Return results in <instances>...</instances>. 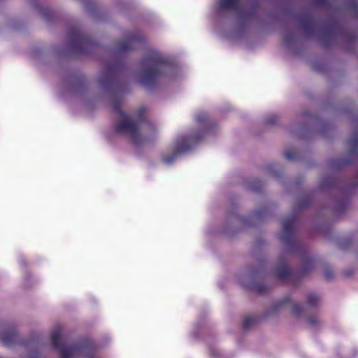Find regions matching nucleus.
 Segmentation results:
<instances>
[{
    "mask_svg": "<svg viewBox=\"0 0 358 358\" xmlns=\"http://www.w3.org/2000/svg\"><path fill=\"white\" fill-rule=\"evenodd\" d=\"M275 275L281 280H287L291 276V271L287 265H282L275 268Z\"/></svg>",
    "mask_w": 358,
    "mask_h": 358,
    "instance_id": "obj_12",
    "label": "nucleus"
},
{
    "mask_svg": "<svg viewBox=\"0 0 358 358\" xmlns=\"http://www.w3.org/2000/svg\"><path fill=\"white\" fill-rule=\"evenodd\" d=\"M352 162V160H350V159H343V160H342L339 163V165L343 166V165L351 164Z\"/></svg>",
    "mask_w": 358,
    "mask_h": 358,
    "instance_id": "obj_24",
    "label": "nucleus"
},
{
    "mask_svg": "<svg viewBox=\"0 0 358 358\" xmlns=\"http://www.w3.org/2000/svg\"><path fill=\"white\" fill-rule=\"evenodd\" d=\"M124 69V66L120 60L108 63L99 80L101 85L106 89L115 86L117 78Z\"/></svg>",
    "mask_w": 358,
    "mask_h": 358,
    "instance_id": "obj_5",
    "label": "nucleus"
},
{
    "mask_svg": "<svg viewBox=\"0 0 358 358\" xmlns=\"http://www.w3.org/2000/svg\"><path fill=\"white\" fill-rule=\"evenodd\" d=\"M318 6H325L327 4V0H313Z\"/></svg>",
    "mask_w": 358,
    "mask_h": 358,
    "instance_id": "obj_22",
    "label": "nucleus"
},
{
    "mask_svg": "<svg viewBox=\"0 0 358 358\" xmlns=\"http://www.w3.org/2000/svg\"><path fill=\"white\" fill-rule=\"evenodd\" d=\"M307 306L310 308H315L320 301V297L315 294H309L306 298Z\"/></svg>",
    "mask_w": 358,
    "mask_h": 358,
    "instance_id": "obj_16",
    "label": "nucleus"
},
{
    "mask_svg": "<svg viewBox=\"0 0 358 358\" xmlns=\"http://www.w3.org/2000/svg\"><path fill=\"white\" fill-rule=\"evenodd\" d=\"M196 121L205 127H208L210 125L209 116L206 113L199 114L196 116Z\"/></svg>",
    "mask_w": 358,
    "mask_h": 358,
    "instance_id": "obj_17",
    "label": "nucleus"
},
{
    "mask_svg": "<svg viewBox=\"0 0 358 358\" xmlns=\"http://www.w3.org/2000/svg\"><path fill=\"white\" fill-rule=\"evenodd\" d=\"M299 21L308 36L313 34L315 31V20L310 15L300 16Z\"/></svg>",
    "mask_w": 358,
    "mask_h": 358,
    "instance_id": "obj_10",
    "label": "nucleus"
},
{
    "mask_svg": "<svg viewBox=\"0 0 358 358\" xmlns=\"http://www.w3.org/2000/svg\"><path fill=\"white\" fill-rule=\"evenodd\" d=\"M354 7H355V10H358V6L357 5H354Z\"/></svg>",
    "mask_w": 358,
    "mask_h": 358,
    "instance_id": "obj_26",
    "label": "nucleus"
},
{
    "mask_svg": "<svg viewBox=\"0 0 358 358\" xmlns=\"http://www.w3.org/2000/svg\"><path fill=\"white\" fill-rule=\"evenodd\" d=\"M278 121V117L275 115H271L266 119V123L268 125H274Z\"/></svg>",
    "mask_w": 358,
    "mask_h": 358,
    "instance_id": "obj_19",
    "label": "nucleus"
},
{
    "mask_svg": "<svg viewBox=\"0 0 358 358\" xmlns=\"http://www.w3.org/2000/svg\"><path fill=\"white\" fill-rule=\"evenodd\" d=\"M290 308L293 313H303L305 308L304 306L300 303L292 301L289 296H285L280 299L274 301L271 305V310L273 313L284 310L286 308Z\"/></svg>",
    "mask_w": 358,
    "mask_h": 358,
    "instance_id": "obj_8",
    "label": "nucleus"
},
{
    "mask_svg": "<svg viewBox=\"0 0 358 358\" xmlns=\"http://www.w3.org/2000/svg\"><path fill=\"white\" fill-rule=\"evenodd\" d=\"M121 99L116 97L113 98V110L114 113L122 118L120 121L115 123L114 126L115 132L129 135L134 144L136 145H141L145 143L147 139L140 133L139 127L142 123L145 122L146 108L145 107L139 108L134 114L136 121H133L121 108Z\"/></svg>",
    "mask_w": 358,
    "mask_h": 358,
    "instance_id": "obj_2",
    "label": "nucleus"
},
{
    "mask_svg": "<svg viewBox=\"0 0 358 358\" xmlns=\"http://www.w3.org/2000/svg\"><path fill=\"white\" fill-rule=\"evenodd\" d=\"M296 222V217L292 215L282 221L283 235L282 243L291 250H296L301 247V243L295 238L294 229Z\"/></svg>",
    "mask_w": 358,
    "mask_h": 358,
    "instance_id": "obj_6",
    "label": "nucleus"
},
{
    "mask_svg": "<svg viewBox=\"0 0 358 358\" xmlns=\"http://www.w3.org/2000/svg\"><path fill=\"white\" fill-rule=\"evenodd\" d=\"M148 125H149V126H150V127L153 129V132H154V138H155V136H156V131H155V129L154 126H153L151 123H150V122H148Z\"/></svg>",
    "mask_w": 358,
    "mask_h": 358,
    "instance_id": "obj_25",
    "label": "nucleus"
},
{
    "mask_svg": "<svg viewBox=\"0 0 358 358\" xmlns=\"http://www.w3.org/2000/svg\"><path fill=\"white\" fill-rule=\"evenodd\" d=\"M336 33L343 34L340 24L337 22H332L328 24L321 32V41L324 47L331 45L334 40Z\"/></svg>",
    "mask_w": 358,
    "mask_h": 358,
    "instance_id": "obj_9",
    "label": "nucleus"
},
{
    "mask_svg": "<svg viewBox=\"0 0 358 358\" xmlns=\"http://www.w3.org/2000/svg\"><path fill=\"white\" fill-rule=\"evenodd\" d=\"M238 6V0H220V6L224 9H236Z\"/></svg>",
    "mask_w": 358,
    "mask_h": 358,
    "instance_id": "obj_14",
    "label": "nucleus"
},
{
    "mask_svg": "<svg viewBox=\"0 0 358 358\" xmlns=\"http://www.w3.org/2000/svg\"><path fill=\"white\" fill-rule=\"evenodd\" d=\"M269 289L268 287L264 284H257L255 287V290L259 294H266Z\"/></svg>",
    "mask_w": 358,
    "mask_h": 358,
    "instance_id": "obj_18",
    "label": "nucleus"
},
{
    "mask_svg": "<svg viewBox=\"0 0 358 358\" xmlns=\"http://www.w3.org/2000/svg\"><path fill=\"white\" fill-rule=\"evenodd\" d=\"M338 183V180L334 177L326 178L321 183V188H331L334 187Z\"/></svg>",
    "mask_w": 358,
    "mask_h": 358,
    "instance_id": "obj_15",
    "label": "nucleus"
},
{
    "mask_svg": "<svg viewBox=\"0 0 358 358\" xmlns=\"http://www.w3.org/2000/svg\"><path fill=\"white\" fill-rule=\"evenodd\" d=\"M324 275H325L326 278H327V280H329V279H331V277L333 276V273H332V271H331L327 270V271H325Z\"/></svg>",
    "mask_w": 358,
    "mask_h": 358,
    "instance_id": "obj_23",
    "label": "nucleus"
},
{
    "mask_svg": "<svg viewBox=\"0 0 358 358\" xmlns=\"http://www.w3.org/2000/svg\"><path fill=\"white\" fill-rule=\"evenodd\" d=\"M284 156L288 160H294L296 157V152L294 150H286L284 152Z\"/></svg>",
    "mask_w": 358,
    "mask_h": 358,
    "instance_id": "obj_20",
    "label": "nucleus"
},
{
    "mask_svg": "<svg viewBox=\"0 0 358 358\" xmlns=\"http://www.w3.org/2000/svg\"><path fill=\"white\" fill-rule=\"evenodd\" d=\"M69 46L77 55H87L96 45L95 42L85 35L78 28H72L68 33Z\"/></svg>",
    "mask_w": 358,
    "mask_h": 358,
    "instance_id": "obj_3",
    "label": "nucleus"
},
{
    "mask_svg": "<svg viewBox=\"0 0 358 358\" xmlns=\"http://www.w3.org/2000/svg\"><path fill=\"white\" fill-rule=\"evenodd\" d=\"M348 144L350 147V155L352 157H355L358 154V132L355 133L348 141Z\"/></svg>",
    "mask_w": 358,
    "mask_h": 358,
    "instance_id": "obj_11",
    "label": "nucleus"
},
{
    "mask_svg": "<svg viewBox=\"0 0 358 358\" xmlns=\"http://www.w3.org/2000/svg\"><path fill=\"white\" fill-rule=\"evenodd\" d=\"M310 203V199L309 197H304L300 203L299 204V209H303L307 208Z\"/></svg>",
    "mask_w": 358,
    "mask_h": 358,
    "instance_id": "obj_21",
    "label": "nucleus"
},
{
    "mask_svg": "<svg viewBox=\"0 0 358 358\" xmlns=\"http://www.w3.org/2000/svg\"><path fill=\"white\" fill-rule=\"evenodd\" d=\"M48 10H45V13H44V14H45V15H47V14H48Z\"/></svg>",
    "mask_w": 358,
    "mask_h": 358,
    "instance_id": "obj_27",
    "label": "nucleus"
},
{
    "mask_svg": "<svg viewBox=\"0 0 358 358\" xmlns=\"http://www.w3.org/2000/svg\"><path fill=\"white\" fill-rule=\"evenodd\" d=\"M314 266V260L311 257H308L306 259H304L303 263V267L301 270V275L303 276L306 275L309 271H310Z\"/></svg>",
    "mask_w": 358,
    "mask_h": 358,
    "instance_id": "obj_13",
    "label": "nucleus"
},
{
    "mask_svg": "<svg viewBox=\"0 0 358 358\" xmlns=\"http://www.w3.org/2000/svg\"><path fill=\"white\" fill-rule=\"evenodd\" d=\"M145 43V37L140 31L129 34L124 40L120 41L116 48L118 54L126 53L136 50Z\"/></svg>",
    "mask_w": 358,
    "mask_h": 358,
    "instance_id": "obj_7",
    "label": "nucleus"
},
{
    "mask_svg": "<svg viewBox=\"0 0 358 358\" xmlns=\"http://www.w3.org/2000/svg\"><path fill=\"white\" fill-rule=\"evenodd\" d=\"M204 133L203 130H199L194 134L178 138L173 153L163 156L162 161L168 164L173 163L179 154L189 150L194 144L199 143L204 136Z\"/></svg>",
    "mask_w": 358,
    "mask_h": 358,
    "instance_id": "obj_4",
    "label": "nucleus"
},
{
    "mask_svg": "<svg viewBox=\"0 0 358 358\" xmlns=\"http://www.w3.org/2000/svg\"><path fill=\"white\" fill-rule=\"evenodd\" d=\"M141 83L147 88L155 87L162 77L169 76L176 69L174 64L162 54L152 51L143 62Z\"/></svg>",
    "mask_w": 358,
    "mask_h": 358,
    "instance_id": "obj_1",
    "label": "nucleus"
}]
</instances>
